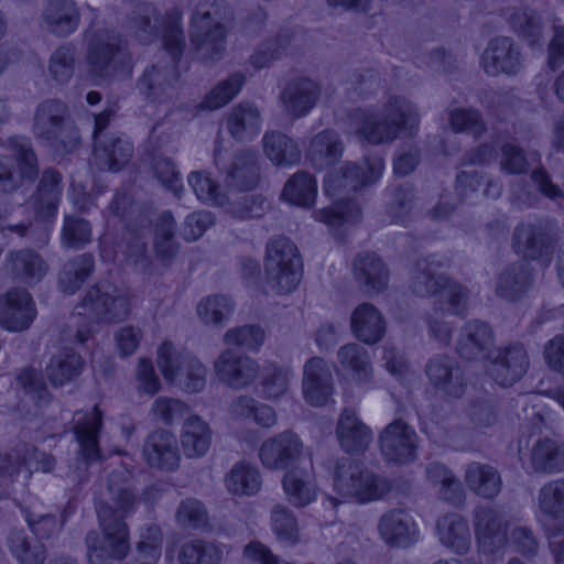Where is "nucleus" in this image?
I'll list each match as a JSON object with an SVG mask.
<instances>
[{"instance_id":"f257e3e1","label":"nucleus","mask_w":564,"mask_h":564,"mask_svg":"<svg viewBox=\"0 0 564 564\" xmlns=\"http://www.w3.org/2000/svg\"><path fill=\"white\" fill-rule=\"evenodd\" d=\"M115 508L106 505L98 508V518L102 529V536L91 532L87 535L88 560L90 564H112L121 560L129 550L128 530L122 522L123 516L134 506V497L126 488L109 486Z\"/></svg>"},{"instance_id":"f03ea898","label":"nucleus","mask_w":564,"mask_h":564,"mask_svg":"<svg viewBox=\"0 0 564 564\" xmlns=\"http://www.w3.org/2000/svg\"><path fill=\"white\" fill-rule=\"evenodd\" d=\"M356 133L371 144L390 143L401 132L412 134L419 124L413 102L402 96H390L378 111L357 109L350 115Z\"/></svg>"},{"instance_id":"7ed1b4c3","label":"nucleus","mask_w":564,"mask_h":564,"mask_svg":"<svg viewBox=\"0 0 564 564\" xmlns=\"http://www.w3.org/2000/svg\"><path fill=\"white\" fill-rule=\"evenodd\" d=\"M333 488L344 499L369 503L383 499L390 492L391 484L387 477L375 473L364 463L341 458L334 467Z\"/></svg>"},{"instance_id":"20e7f679","label":"nucleus","mask_w":564,"mask_h":564,"mask_svg":"<svg viewBox=\"0 0 564 564\" xmlns=\"http://www.w3.org/2000/svg\"><path fill=\"white\" fill-rule=\"evenodd\" d=\"M448 265L449 259L446 257L431 256L417 261L411 270V288L420 296L440 294L449 305V313L459 315L466 308L468 291L438 272Z\"/></svg>"},{"instance_id":"39448f33","label":"nucleus","mask_w":564,"mask_h":564,"mask_svg":"<svg viewBox=\"0 0 564 564\" xmlns=\"http://www.w3.org/2000/svg\"><path fill=\"white\" fill-rule=\"evenodd\" d=\"M129 313V303L126 295L111 284H100L90 289L84 301L76 307L75 324L80 327L74 335L78 343H85L91 332L85 323L116 322Z\"/></svg>"},{"instance_id":"423d86ee","label":"nucleus","mask_w":564,"mask_h":564,"mask_svg":"<svg viewBox=\"0 0 564 564\" xmlns=\"http://www.w3.org/2000/svg\"><path fill=\"white\" fill-rule=\"evenodd\" d=\"M264 274L267 284L276 293L295 290L302 275V262L296 246L289 238L280 236L267 243Z\"/></svg>"},{"instance_id":"0eeeda50","label":"nucleus","mask_w":564,"mask_h":564,"mask_svg":"<svg viewBox=\"0 0 564 564\" xmlns=\"http://www.w3.org/2000/svg\"><path fill=\"white\" fill-rule=\"evenodd\" d=\"M87 42V66L94 83L120 72L130 75V55L121 46V40L116 34L108 31L88 34Z\"/></svg>"},{"instance_id":"6e6552de","label":"nucleus","mask_w":564,"mask_h":564,"mask_svg":"<svg viewBox=\"0 0 564 564\" xmlns=\"http://www.w3.org/2000/svg\"><path fill=\"white\" fill-rule=\"evenodd\" d=\"M228 19L229 12L224 0L215 1L209 9L196 12L191 37L203 58L216 61L224 53Z\"/></svg>"},{"instance_id":"1a4fd4ad","label":"nucleus","mask_w":564,"mask_h":564,"mask_svg":"<svg viewBox=\"0 0 564 564\" xmlns=\"http://www.w3.org/2000/svg\"><path fill=\"white\" fill-rule=\"evenodd\" d=\"M187 181L198 199L207 204L226 207L227 212L236 218L258 217L263 210V200L254 195L242 196L239 202H229L219 184L208 173L192 172Z\"/></svg>"},{"instance_id":"9d476101","label":"nucleus","mask_w":564,"mask_h":564,"mask_svg":"<svg viewBox=\"0 0 564 564\" xmlns=\"http://www.w3.org/2000/svg\"><path fill=\"white\" fill-rule=\"evenodd\" d=\"M8 150L13 161L0 156V191L12 192L25 183L33 182L37 175L36 160L26 139H11Z\"/></svg>"},{"instance_id":"9b49d317","label":"nucleus","mask_w":564,"mask_h":564,"mask_svg":"<svg viewBox=\"0 0 564 564\" xmlns=\"http://www.w3.org/2000/svg\"><path fill=\"white\" fill-rule=\"evenodd\" d=\"M384 162L379 155L367 158L362 164L345 163L340 174H328L324 181V191L335 197L340 192H356L375 184L383 173Z\"/></svg>"},{"instance_id":"f8f14e48","label":"nucleus","mask_w":564,"mask_h":564,"mask_svg":"<svg viewBox=\"0 0 564 564\" xmlns=\"http://www.w3.org/2000/svg\"><path fill=\"white\" fill-rule=\"evenodd\" d=\"M480 68L491 77L516 76L524 67L520 45L509 36H496L489 41L480 55Z\"/></svg>"},{"instance_id":"ddd939ff","label":"nucleus","mask_w":564,"mask_h":564,"mask_svg":"<svg viewBox=\"0 0 564 564\" xmlns=\"http://www.w3.org/2000/svg\"><path fill=\"white\" fill-rule=\"evenodd\" d=\"M379 446L387 462L410 464L417 457L419 436L404 420L395 419L380 432Z\"/></svg>"},{"instance_id":"4468645a","label":"nucleus","mask_w":564,"mask_h":564,"mask_svg":"<svg viewBox=\"0 0 564 564\" xmlns=\"http://www.w3.org/2000/svg\"><path fill=\"white\" fill-rule=\"evenodd\" d=\"M478 549L485 554L502 551L508 544V521L495 506H478L473 513Z\"/></svg>"},{"instance_id":"2eb2a0df","label":"nucleus","mask_w":564,"mask_h":564,"mask_svg":"<svg viewBox=\"0 0 564 564\" xmlns=\"http://www.w3.org/2000/svg\"><path fill=\"white\" fill-rule=\"evenodd\" d=\"M554 228V223L549 219L520 223L513 231L512 249L532 260L547 256L556 239Z\"/></svg>"},{"instance_id":"dca6fc26","label":"nucleus","mask_w":564,"mask_h":564,"mask_svg":"<svg viewBox=\"0 0 564 564\" xmlns=\"http://www.w3.org/2000/svg\"><path fill=\"white\" fill-rule=\"evenodd\" d=\"M306 451L301 437L284 431L267 438L259 448V459L270 470H283L304 457Z\"/></svg>"},{"instance_id":"f3484780","label":"nucleus","mask_w":564,"mask_h":564,"mask_svg":"<svg viewBox=\"0 0 564 564\" xmlns=\"http://www.w3.org/2000/svg\"><path fill=\"white\" fill-rule=\"evenodd\" d=\"M214 369L224 384L232 389H243L257 379L260 366L246 355L226 349L216 359Z\"/></svg>"},{"instance_id":"a211bd4d","label":"nucleus","mask_w":564,"mask_h":564,"mask_svg":"<svg viewBox=\"0 0 564 564\" xmlns=\"http://www.w3.org/2000/svg\"><path fill=\"white\" fill-rule=\"evenodd\" d=\"M61 176L55 171L44 172L36 197L33 202L35 219L30 224L32 229L43 232V241L47 240L53 219L57 214V205L61 198Z\"/></svg>"},{"instance_id":"6ab92c4d","label":"nucleus","mask_w":564,"mask_h":564,"mask_svg":"<svg viewBox=\"0 0 564 564\" xmlns=\"http://www.w3.org/2000/svg\"><path fill=\"white\" fill-rule=\"evenodd\" d=\"M529 365V356L524 347L513 344L498 349L490 360L488 373L498 384L508 387L525 375Z\"/></svg>"},{"instance_id":"aec40b11","label":"nucleus","mask_w":564,"mask_h":564,"mask_svg":"<svg viewBox=\"0 0 564 564\" xmlns=\"http://www.w3.org/2000/svg\"><path fill=\"white\" fill-rule=\"evenodd\" d=\"M322 94L321 86L313 79L297 77L289 80L280 94L284 111L292 118L308 115L316 106Z\"/></svg>"},{"instance_id":"412c9836","label":"nucleus","mask_w":564,"mask_h":564,"mask_svg":"<svg viewBox=\"0 0 564 564\" xmlns=\"http://www.w3.org/2000/svg\"><path fill=\"white\" fill-rule=\"evenodd\" d=\"M73 431L78 444V458L89 464L100 457L98 433L102 424V414L98 406L87 411H77L73 417Z\"/></svg>"},{"instance_id":"4be33fe9","label":"nucleus","mask_w":564,"mask_h":564,"mask_svg":"<svg viewBox=\"0 0 564 564\" xmlns=\"http://www.w3.org/2000/svg\"><path fill=\"white\" fill-rule=\"evenodd\" d=\"M378 532L383 542L392 547H408L420 538L413 518L403 509H391L378 521Z\"/></svg>"},{"instance_id":"5701e85b","label":"nucleus","mask_w":564,"mask_h":564,"mask_svg":"<svg viewBox=\"0 0 564 564\" xmlns=\"http://www.w3.org/2000/svg\"><path fill=\"white\" fill-rule=\"evenodd\" d=\"M111 112L106 110L95 117L94 158L101 170L118 171L132 155L131 143L121 138L111 139L110 148L101 144L100 133L107 127Z\"/></svg>"},{"instance_id":"b1692460","label":"nucleus","mask_w":564,"mask_h":564,"mask_svg":"<svg viewBox=\"0 0 564 564\" xmlns=\"http://www.w3.org/2000/svg\"><path fill=\"white\" fill-rule=\"evenodd\" d=\"M495 347V334L485 322H467L460 330L456 350L466 360H484L490 357Z\"/></svg>"},{"instance_id":"393cba45","label":"nucleus","mask_w":564,"mask_h":564,"mask_svg":"<svg viewBox=\"0 0 564 564\" xmlns=\"http://www.w3.org/2000/svg\"><path fill=\"white\" fill-rule=\"evenodd\" d=\"M36 315L31 295L23 290H12L0 297V325L11 332L29 328Z\"/></svg>"},{"instance_id":"a878e982","label":"nucleus","mask_w":564,"mask_h":564,"mask_svg":"<svg viewBox=\"0 0 564 564\" xmlns=\"http://www.w3.org/2000/svg\"><path fill=\"white\" fill-rule=\"evenodd\" d=\"M425 371L430 382L452 398H460L465 392L466 379L457 361L440 355L429 360Z\"/></svg>"},{"instance_id":"bb28decb","label":"nucleus","mask_w":564,"mask_h":564,"mask_svg":"<svg viewBox=\"0 0 564 564\" xmlns=\"http://www.w3.org/2000/svg\"><path fill=\"white\" fill-rule=\"evenodd\" d=\"M334 391L333 376L327 362L319 357L304 365L303 393L306 402L314 406L325 405Z\"/></svg>"},{"instance_id":"cd10ccee","label":"nucleus","mask_w":564,"mask_h":564,"mask_svg":"<svg viewBox=\"0 0 564 564\" xmlns=\"http://www.w3.org/2000/svg\"><path fill=\"white\" fill-rule=\"evenodd\" d=\"M336 435L340 447L349 454H361L372 440V431L352 409H345L338 419Z\"/></svg>"},{"instance_id":"c85d7f7f","label":"nucleus","mask_w":564,"mask_h":564,"mask_svg":"<svg viewBox=\"0 0 564 564\" xmlns=\"http://www.w3.org/2000/svg\"><path fill=\"white\" fill-rule=\"evenodd\" d=\"M438 542L456 555H465L471 549V532L467 520L458 513L451 512L436 521Z\"/></svg>"},{"instance_id":"c756f323","label":"nucleus","mask_w":564,"mask_h":564,"mask_svg":"<svg viewBox=\"0 0 564 564\" xmlns=\"http://www.w3.org/2000/svg\"><path fill=\"white\" fill-rule=\"evenodd\" d=\"M288 501L294 507H306L317 498V484L313 466L310 469L294 467L282 479Z\"/></svg>"},{"instance_id":"7c9ffc66","label":"nucleus","mask_w":564,"mask_h":564,"mask_svg":"<svg viewBox=\"0 0 564 564\" xmlns=\"http://www.w3.org/2000/svg\"><path fill=\"white\" fill-rule=\"evenodd\" d=\"M350 323L356 338L366 345L377 344L386 334L383 316L370 303H362L357 306L351 314Z\"/></svg>"},{"instance_id":"2f4dec72","label":"nucleus","mask_w":564,"mask_h":564,"mask_svg":"<svg viewBox=\"0 0 564 564\" xmlns=\"http://www.w3.org/2000/svg\"><path fill=\"white\" fill-rule=\"evenodd\" d=\"M354 274L360 286L368 293H379L388 286L389 270L376 253L359 254L354 262Z\"/></svg>"},{"instance_id":"473e14b6","label":"nucleus","mask_w":564,"mask_h":564,"mask_svg":"<svg viewBox=\"0 0 564 564\" xmlns=\"http://www.w3.org/2000/svg\"><path fill=\"white\" fill-rule=\"evenodd\" d=\"M17 381L23 393L22 402L17 406V411L36 414L39 410L51 402V394L36 370L32 368L22 370L18 375Z\"/></svg>"},{"instance_id":"72a5a7b5","label":"nucleus","mask_w":564,"mask_h":564,"mask_svg":"<svg viewBox=\"0 0 564 564\" xmlns=\"http://www.w3.org/2000/svg\"><path fill=\"white\" fill-rule=\"evenodd\" d=\"M226 490L236 497H251L262 487V477L259 468L246 460L237 462L224 477Z\"/></svg>"},{"instance_id":"f704fd0d","label":"nucleus","mask_w":564,"mask_h":564,"mask_svg":"<svg viewBox=\"0 0 564 564\" xmlns=\"http://www.w3.org/2000/svg\"><path fill=\"white\" fill-rule=\"evenodd\" d=\"M37 457V453L34 449H26L25 455L20 458V456L12 457L10 456L7 460L6 465L0 468V498L8 492V487L13 482V477L15 474L23 473L24 478H30L33 468L41 469L45 473L52 470L54 466V459L52 456L46 454H41L40 462H33V458Z\"/></svg>"},{"instance_id":"c9c22d12","label":"nucleus","mask_w":564,"mask_h":564,"mask_svg":"<svg viewBox=\"0 0 564 564\" xmlns=\"http://www.w3.org/2000/svg\"><path fill=\"white\" fill-rule=\"evenodd\" d=\"M262 116L259 108L248 101L235 106L227 117L229 133L237 140L246 141L259 134Z\"/></svg>"},{"instance_id":"e433bc0d","label":"nucleus","mask_w":564,"mask_h":564,"mask_svg":"<svg viewBox=\"0 0 564 564\" xmlns=\"http://www.w3.org/2000/svg\"><path fill=\"white\" fill-rule=\"evenodd\" d=\"M212 430L206 421L198 415H189L182 425L181 444L184 455L188 458L204 456L212 444Z\"/></svg>"},{"instance_id":"4c0bfd02","label":"nucleus","mask_w":564,"mask_h":564,"mask_svg":"<svg viewBox=\"0 0 564 564\" xmlns=\"http://www.w3.org/2000/svg\"><path fill=\"white\" fill-rule=\"evenodd\" d=\"M464 478L468 489L484 499H495L502 488L499 471L487 464L474 462L467 465Z\"/></svg>"},{"instance_id":"58836bf2","label":"nucleus","mask_w":564,"mask_h":564,"mask_svg":"<svg viewBox=\"0 0 564 564\" xmlns=\"http://www.w3.org/2000/svg\"><path fill=\"white\" fill-rule=\"evenodd\" d=\"M532 275L529 264L518 261L506 267L497 278L496 293L507 301L520 299L531 286Z\"/></svg>"},{"instance_id":"ea45409f","label":"nucleus","mask_w":564,"mask_h":564,"mask_svg":"<svg viewBox=\"0 0 564 564\" xmlns=\"http://www.w3.org/2000/svg\"><path fill=\"white\" fill-rule=\"evenodd\" d=\"M344 144L334 130H323L311 141L307 159L312 165L323 170L336 163L343 154Z\"/></svg>"},{"instance_id":"a19ab883","label":"nucleus","mask_w":564,"mask_h":564,"mask_svg":"<svg viewBox=\"0 0 564 564\" xmlns=\"http://www.w3.org/2000/svg\"><path fill=\"white\" fill-rule=\"evenodd\" d=\"M265 156L276 166L290 167L300 163L302 152L297 143L289 135L272 131L263 135Z\"/></svg>"},{"instance_id":"79ce46f5","label":"nucleus","mask_w":564,"mask_h":564,"mask_svg":"<svg viewBox=\"0 0 564 564\" xmlns=\"http://www.w3.org/2000/svg\"><path fill=\"white\" fill-rule=\"evenodd\" d=\"M337 359L340 367L358 383H368L372 379L371 359L362 346L351 343L340 347Z\"/></svg>"},{"instance_id":"37998d69","label":"nucleus","mask_w":564,"mask_h":564,"mask_svg":"<svg viewBox=\"0 0 564 564\" xmlns=\"http://www.w3.org/2000/svg\"><path fill=\"white\" fill-rule=\"evenodd\" d=\"M227 181L239 191L253 189L259 182V167L254 152H238L227 170Z\"/></svg>"},{"instance_id":"c03bdc74","label":"nucleus","mask_w":564,"mask_h":564,"mask_svg":"<svg viewBox=\"0 0 564 564\" xmlns=\"http://www.w3.org/2000/svg\"><path fill=\"white\" fill-rule=\"evenodd\" d=\"M84 360L72 348L64 347L55 354L46 367V375L55 387H62L79 376Z\"/></svg>"},{"instance_id":"a18cd8bd","label":"nucleus","mask_w":564,"mask_h":564,"mask_svg":"<svg viewBox=\"0 0 564 564\" xmlns=\"http://www.w3.org/2000/svg\"><path fill=\"white\" fill-rule=\"evenodd\" d=\"M7 269L13 275L30 284L39 282L47 272L44 260L30 250L10 253Z\"/></svg>"},{"instance_id":"49530a36","label":"nucleus","mask_w":564,"mask_h":564,"mask_svg":"<svg viewBox=\"0 0 564 564\" xmlns=\"http://www.w3.org/2000/svg\"><path fill=\"white\" fill-rule=\"evenodd\" d=\"M531 464L539 473L564 470V445L550 438L536 442L531 452Z\"/></svg>"},{"instance_id":"de8ad7c7","label":"nucleus","mask_w":564,"mask_h":564,"mask_svg":"<svg viewBox=\"0 0 564 564\" xmlns=\"http://www.w3.org/2000/svg\"><path fill=\"white\" fill-rule=\"evenodd\" d=\"M46 22L53 33L68 35L78 25V11L72 0H48Z\"/></svg>"},{"instance_id":"09e8293b","label":"nucleus","mask_w":564,"mask_h":564,"mask_svg":"<svg viewBox=\"0 0 564 564\" xmlns=\"http://www.w3.org/2000/svg\"><path fill=\"white\" fill-rule=\"evenodd\" d=\"M317 195V183L307 172L299 171L288 180L282 197L291 204L308 207Z\"/></svg>"},{"instance_id":"8fccbe9b","label":"nucleus","mask_w":564,"mask_h":564,"mask_svg":"<svg viewBox=\"0 0 564 564\" xmlns=\"http://www.w3.org/2000/svg\"><path fill=\"white\" fill-rule=\"evenodd\" d=\"M207 369L191 352L178 356V388L188 393L202 391L206 384Z\"/></svg>"},{"instance_id":"3c124183","label":"nucleus","mask_w":564,"mask_h":564,"mask_svg":"<svg viewBox=\"0 0 564 564\" xmlns=\"http://www.w3.org/2000/svg\"><path fill=\"white\" fill-rule=\"evenodd\" d=\"M508 21L512 30L530 46L540 45L543 35V23L540 15L529 8L514 10Z\"/></svg>"},{"instance_id":"603ef678","label":"nucleus","mask_w":564,"mask_h":564,"mask_svg":"<svg viewBox=\"0 0 564 564\" xmlns=\"http://www.w3.org/2000/svg\"><path fill=\"white\" fill-rule=\"evenodd\" d=\"M538 500L541 512L552 520H558L564 529V479L544 484L539 490Z\"/></svg>"},{"instance_id":"864d4df0","label":"nucleus","mask_w":564,"mask_h":564,"mask_svg":"<svg viewBox=\"0 0 564 564\" xmlns=\"http://www.w3.org/2000/svg\"><path fill=\"white\" fill-rule=\"evenodd\" d=\"M174 436L164 431L152 433L144 445L143 454L148 463L158 468H165L173 462Z\"/></svg>"},{"instance_id":"5fc2aeb1","label":"nucleus","mask_w":564,"mask_h":564,"mask_svg":"<svg viewBox=\"0 0 564 564\" xmlns=\"http://www.w3.org/2000/svg\"><path fill=\"white\" fill-rule=\"evenodd\" d=\"M245 80L242 73L231 74L206 95L198 108L213 111L226 106L239 94Z\"/></svg>"},{"instance_id":"6e6d98bb","label":"nucleus","mask_w":564,"mask_h":564,"mask_svg":"<svg viewBox=\"0 0 564 564\" xmlns=\"http://www.w3.org/2000/svg\"><path fill=\"white\" fill-rule=\"evenodd\" d=\"M235 303L230 297L223 294H214L200 300L196 312L204 324L218 325L231 316Z\"/></svg>"},{"instance_id":"4d7b16f0","label":"nucleus","mask_w":564,"mask_h":564,"mask_svg":"<svg viewBox=\"0 0 564 564\" xmlns=\"http://www.w3.org/2000/svg\"><path fill=\"white\" fill-rule=\"evenodd\" d=\"M293 33L289 30L280 32L275 37L262 42L250 56V64L256 68H264L281 57L290 46Z\"/></svg>"},{"instance_id":"13d9d810","label":"nucleus","mask_w":564,"mask_h":564,"mask_svg":"<svg viewBox=\"0 0 564 564\" xmlns=\"http://www.w3.org/2000/svg\"><path fill=\"white\" fill-rule=\"evenodd\" d=\"M223 558V550L210 542L195 540L185 543L178 552L181 564H218Z\"/></svg>"},{"instance_id":"bf43d9fd","label":"nucleus","mask_w":564,"mask_h":564,"mask_svg":"<svg viewBox=\"0 0 564 564\" xmlns=\"http://www.w3.org/2000/svg\"><path fill=\"white\" fill-rule=\"evenodd\" d=\"M94 267L93 257L83 254L65 264L59 275V288L64 293L73 294L84 283Z\"/></svg>"},{"instance_id":"052dcab7","label":"nucleus","mask_w":564,"mask_h":564,"mask_svg":"<svg viewBox=\"0 0 564 564\" xmlns=\"http://www.w3.org/2000/svg\"><path fill=\"white\" fill-rule=\"evenodd\" d=\"M65 106L55 100L43 102L35 115L34 133L39 138L50 139L59 127Z\"/></svg>"},{"instance_id":"680f3d73","label":"nucleus","mask_w":564,"mask_h":564,"mask_svg":"<svg viewBox=\"0 0 564 564\" xmlns=\"http://www.w3.org/2000/svg\"><path fill=\"white\" fill-rule=\"evenodd\" d=\"M361 212L354 200L339 199L335 208H323L314 213V218L330 227L340 226L344 223H355L360 218Z\"/></svg>"},{"instance_id":"e2e57ef3","label":"nucleus","mask_w":564,"mask_h":564,"mask_svg":"<svg viewBox=\"0 0 564 564\" xmlns=\"http://www.w3.org/2000/svg\"><path fill=\"white\" fill-rule=\"evenodd\" d=\"M292 377L290 369L281 368L276 365H268L262 373V391L269 399H276L283 395L289 388Z\"/></svg>"},{"instance_id":"0e129e2a","label":"nucleus","mask_w":564,"mask_h":564,"mask_svg":"<svg viewBox=\"0 0 564 564\" xmlns=\"http://www.w3.org/2000/svg\"><path fill=\"white\" fill-rule=\"evenodd\" d=\"M449 122L453 131L460 133H470L474 137L481 135L486 126L481 115L476 109L456 108L449 113Z\"/></svg>"},{"instance_id":"69168bd1","label":"nucleus","mask_w":564,"mask_h":564,"mask_svg":"<svg viewBox=\"0 0 564 564\" xmlns=\"http://www.w3.org/2000/svg\"><path fill=\"white\" fill-rule=\"evenodd\" d=\"M265 338L264 330L258 325H243L230 328L224 336L227 345H236L249 350H257Z\"/></svg>"},{"instance_id":"338daca9","label":"nucleus","mask_w":564,"mask_h":564,"mask_svg":"<svg viewBox=\"0 0 564 564\" xmlns=\"http://www.w3.org/2000/svg\"><path fill=\"white\" fill-rule=\"evenodd\" d=\"M413 206V189L409 185H401L391 192V200L388 205V214L394 224H403Z\"/></svg>"},{"instance_id":"774afa93","label":"nucleus","mask_w":564,"mask_h":564,"mask_svg":"<svg viewBox=\"0 0 564 564\" xmlns=\"http://www.w3.org/2000/svg\"><path fill=\"white\" fill-rule=\"evenodd\" d=\"M271 527L280 540L295 542L297 540V521L284 506L278 505L271 511Z\"/></svg>"}]
</instances>
